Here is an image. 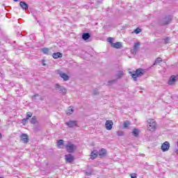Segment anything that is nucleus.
Wrapping results in <instances>:
<instances>
[{
	"instance_id": "f257e3e1",
	"label": "nucleus",
	"mask_w": 178,
	"mask_h": 178,
	"mask_svg": "<svg viewBox=\"0 0 178 178\" xmlns=\"http://www.w3.org/2000/svg\"><path fill=\"white\" fill-rule=\"evenodd\" d=\"M129 74H131V77L134 79V81H137L138 77H141L144 74L143 73V70L138 69L136 71L129 72Z\"/></svg>"
},
{
	"instance_id": "f03ea898",
	"label": "nucleus",
	"mask_w": 178,
	"mask_h": 178,
	"mask_svg": "<svg viewBox=\"0 0 178 178\" xmlns=\"http://www.w3.org/2000/svg\"><path fill=\"white\" fill-rule=\"evenodd\" d=\"M147 129L149 131H155L156 130V122L155 120L149 119L147 120Z\"/></svg>"
},
{
	"instance_id": "7ed1b4c3",
	"label": "nucleus",
	"mask_w": 178,
	"mask_h": 178,
	"mask_svg": "<svg viewBox=\"0 0 178 178\" xmlns=\"http://www.w3.org/2000/svg\"><path fill=\"white\" fill-rule=\"evenodd\" d=\"M66 149L67 152H70L72 154V152H74L76 151V145L70 142H69L66 145H65Z\"/></svg>"
},
{
	"instance_id": "20e7f679",
	"label": "nucleus",
	"mask_w": 178,
	"mask_h": 178,
	"mask_svg": "<svg viewBox=\"0 0 178 178\" xmlns=\"http://www.w3.org/2000/svg\"><path fill=\"white\" fill-rule=\"evenodd\" d=\"M170 22H172V16L168 15L161 20L160 24L161 26H166V24H170Z\"/></svg>"
},
{
	"instance_id": "39448f33",
	"label": "nucleus",
	"mask_w": 178,
	"mask_h": 178,
	"mask_svg": "<svg viewBox=\"0 0 178 178\" xmlns=\"http://www.w3.org/2000/svg\"><path fill=\"white\" fill-rule=\"evenodd\" d=\"M169 148H170V144L168 141H165L161 145V149L163 152H166V151H169Z\"/></svg>"
},
{
	"instance_id": "423d86ee",
	"label": "nucleus",
	"mask_w": 178,
	"mask_h": 178,
	"mask_svg": "<svg viewBox=\"0 0 178 178\" xmlns=\"http://www.w3.org/2000/svg\"><path fill=\"white\" fill-rule=\"evenodd\" d=\"M55 87L56 89L58 90V92H60V94H66L67 90L63 86H60L59 84L56 83Z\"/></svg>"
},
{
	"instance_id": "0eeeda50",
	"label": "nucleus",
	"mask_w": 178,
	"mask_h": 178,
	"mask_svg": "<svg viewBox=\"0 0 178 178\" xmlns=\"http://www.w3.org/2000/svg\"><path fill=\"white\" fill-rule=\"evenodd\" d=\"M65 161L66 162H67L68 163H72V162H73L74 161V156L72 155V154H66L65 156Z\"/></svg>"
},
{
	"instance_id": "6e6552de",
	"label": "nucleus",
	"mask_w": 178,
	"mask_h": 178,
	"mask_svg": "<svg viewBox=\"0 0 178 178\" xmlns=\"http://www.w3.org/2000/svg\"><path fill=\"white\" fill-rule=\"evenodd\" d=\"M176 80H177V76L175 75L171 76L168 80V86H173L176 83Z\"/></svg>"
},
{
	"instance_id": "1a4fd4ad",
	"label": "nucleus",
	"mask_w": 178,
	"mask_h": 178,
	"mask_svg": "<svg viewBox=\"0 0 178 178\" xmlns=\"http://www.w3.org/2000/svg\"><path fill=\"white\" fill-rule=\"evenodd\" d=\"M113 126V122L112 120H107L105 123V127L106 130H112Z\"/></svg>"
},
{
	"instance_id": "9d476101",
	"label": "nucleus",
	"mask_w": 178,
	"mask_h": 178,
	"mask_svg": "<svg viewBox=\"0 0 178 178\" xmlns=\"http://www.w3.org/2000/svg\"><path fill=\"white\" fill-rule=\"evenodd\" d=\"M19 6L23 10H27V9H29V4L25 1H20Z\"/></svg>"
},
{
	"instance_id": "9b49d317",
	"label": "nucleus",
	"mask_w": 178,
	"mask_h": 178,
	"mask_svg": "<svg viewBox=\"0 0 178 178\" xmlns=\"http://www.w3.org/2000/svg\"><path fill=\"white\" fill-rule=\"evenodd\" d=\"M21 140L23 143H29V136L26 134H22L21 135Z\"/></svg>"
},
{
	"instance_id": "f8f14e48",
	"label": "nucleus",
	"mask_w": 178,
	"mask_h": 178,
	"mask_svg": "<svg viewBox=\"0 0 178 178\" xmlns=\"http://www.w3.org/2000/svg\"><path fill=\"white\" fill-rule=\"evenodd\" d=\"M66 124L68 127H76V126H77V122L69 121L68 122H66Z\"/></svg>"
},
{
	"instance_id": "ddd939ff",
	"label": "nucleus",
	"mask_w": 178,
	"mask_h": 178,
	"mask_svg": "<svg viewBox=\"0 0 178 178\" xmlns=\"http://www.w3.org/2000/svg\"><path fill=\"white\" fill-rule=\"evenodd\" d=\"M98 156V151L93 150L90 154V159H95Z\"/></svg>"
},
{
	"instance_id": "4468645a",
	"label": "nucleus",
	"mask_w": 178,
	"mask_h": 178,
	"mask_svg": "<svg viewBox=\"0 0 178 178\" xmlns=\"http://www.w3.org/2000/svg\"><path fill=\"white\" fill-rule=\"evenodd\" d=\"M112 47H113V48H116V49H120L122 48V42H117L115 43H113Z\"/></svg>"
},
{
	"instance_id": "2eb2a0df",
	"label": "nucleus",
	"mask_w": 178,
	"mask_h": 178,
	"mask_svg": "<svg viewBox=\"0 0 178 178\" xmlns=\"http://www.w3.org/2000/svg\"><path fill=\"white\" fill-rule=\"evenodd\" d=\"M60 76L65 81H67L69 80V76H67L65 73L64 72H60L59 73Z\"/></svg>"
},
{
	"instance_id": "dca6fc26",
	"label": "nucleus",
	"mask_w": 178,
	"mask_h": 178,
	"mask_svg": "<svg viewBox=\"0 0 178 178\" xmlns=\"http://www.w3.org/2000/svg\"><path fill=\"white\" fill-rule=\"evenodd\" d=\"M63 54L60 52H57V53H54L52 55V57L54 58V59H58L59 58H62Z\"/></svg>"
},
{
	"instance_id": "f3484780",
	"label": "nucleus",
	"mask_w": 178,
	"mask_h": 178,
	"mask_svg": "<svg viewBox=\"0 0 178 178\" xmlns=\"http://www.w3.org/2000/svg\"><path fill=\"white\" fill-rule=\"evenodd\" d=\"M138 134H140V130L138 129L134 128L132 131V135L134 137H138Z\"/></svg>"
},
{
	"instance_id": "a211bd4d",
	"label": "nucleus",
	"mask_w": 178,
	"mask_h": 178,
	"mask_svg": "<svg viewBox=\"0 0 178 178\" xmlns=\"http://www.w3.org/2000/svg\"><path fill=\"white\" fill-rule=\"evenodd\" d=\"M90 37H91V35L88 33H85L82 35V38L84 40V41H87V40L90 38Z\"/></svg>"
},
{
	"instance_id": "6ab92c4d",
	"label": "nucleus",
	"mask_w": 178,
	"mask_h": 178,
	"mask_svg": "<svg viewBox=\"0 0 178 178\" xmlns=\"http://www.w3.org/2000/svg\"><path fill=\"white\" fill-rule=\"evenodd\" d=\"M105 154H106V149H102L98 152V154L101 158H102V156H104Z\"/></svg>"
},
{
	"instance_id": "aec40b11",
	"label": "nucleus",
	"mask_w": 178,
	"mask_h": 178,
	"mask_svg": "<svg viewBox=\"0 0 178 178\" xmlns=\"http://www.w3.org/2000/svg\"><path fill=\"white\" fill-rule=\"evenodd\" d=\"M73 112H74V110L73 109V107L70 106L68 108L67 111V115L69 116L72 114H73Z\"/></svg>"
},
{
	"instance_id": "412c9836",
	"label": "nucleus",
	"mask_w": 178,
	"mask_h": 178,
	"mask_svg": "<svg viewBox=\"0 0 178 178\" xmlns=\"http://www.w3.org/2000/svg\"><path fill=\"white\" fill-rule=\"evenodd\" d=\"M41 51L44 55H49V49L47 47L42 49Z\"/></svg>"
},
{
	"instance_id": "4be33fe9",
	"label": "nucleus",
	"mask_w": 178,
	"mask_h": 178,
	"mask_svg": "<svg viewBox=\"0 0 178 178\" xmlns=\"http://www.w3.org/2000/svg\"><path fill=\"white\" fill-rule=\"evenodd\" d=\"M140 43L139 42L135 43L134 46V51L135 52H137L138 47H140Z\"/></svg>"
},
{
	"instance_id": "5701e85b",
	"label": "nucleus",
	"mask_w": 178,
	"mask_h": 178,
	"mask_svg": "<svg viewBox=\"0 0 178 178\" xmlns=\"http://www.w3.org/2000/svg\"><path fill=\"white\" fill-rule=\"evenodd\" d=\"M57 145H58V148H63V140H58Z\"/></svg>"
},
{
	"instance_id": "b1692460",
	"label": "nucleus",
	"mask_w": 178,
	"mask_h": 178,
	"mask_svg": "<svg viewBox=\"0 0 178 178\" xmlns=\"http://www.w3.org/2000/svg\"><path fill=\"white\" fill-rule=\"evenodd\" d=\"M123 74H124L123 71H118L117 74H116L117 79H120L123 76Z\"/></svg>"
},
{
	"instance_id": "393cba45",
	"label": "nucleus",
	"mask_w": 178,
	"mask_h": 178,
	"mask_svg": "<svg viewBox=\"0 0 178 178\" xmlns=\"http://www.w3.org/2000/svg\"><path fill=\"white\" fill-rule=\"evenodd\" d=\"M31 123L32 124H35L37 123V117L33 116L31 119Z\"/></svg>"
},
{
	"instance_id": "a878e982",
	"label": "nucleus",
	"mask_w": 178,
	"mask_h": 178,
	"mask_svg": "<svg viewBox=\"0 0 178 178\" xmlns=\"http://www.w3.org/2000/svg\"><path fill=\"white\" fill-rule=\"evenodd\" d=\"M129 125H130V122L129 121H125L123 123L124 129H127V127H129Z\"/></svg>"
},
{
	"instance_id": "bb28decb",
	"label": "nucleus",
	"mask_w": 178,
	"mask_h": 178,
	"mask_svg": "<svg viewBox=\"0 0 178 178\" xmlns=\"http://www.w3.org/2000/svg\"><path fill=\"white\" fill-rule=\"evenodd\" d=\"M117 135L119 137H123V136H124V132H123V131H117Z\"/></svg>"
},
{
	"instance_id": "cd10ccee",
	"label": "nucleus",
	"mask_w": 178,
	"mask_h": 178,
	"mask_svg": "<svg viewBox=\"0 0 178 178\" xmlns=\"http://www.w3.org/2000/svg\"><path fill=\"white\" fill-rule=\"evenodd\" d=\"M117 80L113 79L108 81V86H112L113 84H115L116 83Z\"/></svg>"
},
{
	"instance_id": "c85d7f7f",
	"label": "nucleus",
	"mask_w": 178,
	"mask_h": 178,
	"mask_svg": "<svg viewBox=\"0 0 178 178\" xmlns=\"http://www.w3.org/2000/svg\"><path fill=\"white\" fill-rule=\"evenodd\" d=\"M31 116H33V113L28 112V113H26V119H27L29 120L30 119V118H31Z\"/></svg>"
},
{
	"instance_id": "c756f323",
	"label": "nucleus",
	"mask_w": 178,
	"mask_h": 178,
	"mask_svg": "<svg viewBox=\"0 0 178 178\" xmlns=\"http://www.w3.org/2000/svg\"><path fill=\"white\" fill-rule=\"evenodd\" d=\"M141 31V29L140 28H137L136 29H135L134 31V33H135V34H140V32Z\"/></svg>"
},
{
	"instance_id": "7c9ffc66",
	"label": "nucleus",
	"mask_w": 178,
	"mask_h": 178,
	"mask_svg": "<svg viewBox=\"0 0 178 178\" xmlns=\"http://www.w3.org/2000/svg\"><path fill=\"white\" fill-rule=\"evenodd\" d=\"M170 41V38H169V37H167L164 39L165 44H169Z\"/></svg>"
},
{
	"instance_id": "2f4dec72",
	"label": "nucleus",
	"mask_w": 178,
	"mask_h": 178,
	"mask_svg": "<svg viewBox=\"0 0 178 178\" xmlns=\"http://www.w3.org/2000/svg\"><path fill=\"white\" fill-rule=\"evenodd\" d=\"M37 97H40V95L38 94H35V95H33L32 97V100L33 101H37Z\"/></svg>"
},
{
	"instance_id": "473e14b6",
	"label": "nucleus",
	"mask_w": 178,
	"mask_h": 178,
	"mask_svg": "<svg viewBox=\"0 0 178 178\" xmlns=\"http://www.w3.org/2000/svg\"><path fill=\"white\" fill-rule=\"evenodd\" d=\"M107 41H108V42H110V44H111V46H112V44H113V38H108L107 39Z\"/></svg>"
},
{
	"instance_id": "72a5a7b5",
	"label": "nucleus",
	"mask_w": 178,
	"mask_h": 178,
	"mask_svg": "<svg viewBox=\"0 0 178 178\" xmlns=\"http://www.w3.org/2000/svg\"><path fill=\"white\" fill-rule=\"evenodd\" d=\"M162 62V58H158L155 60V63H161Z\"/></svg>"
},
{
	"instance_id": "f704fd0d",
	"label": "nucleus",
	"mask_w": 178,
	"mask_h": 178,
	"mask_svg": "<svg viewBox=\"0 0 178 178\" xmlns=\"http://www.w3.org/2000/svg\"><path fill=\"white\" fill-rule=\"evenodd\" d=\"M85 175L86 176H91V175H92V172H91V171L86 172Z\"/></svg>"
},
{
	"instance_id": "c9c22d12",
	"label": "nucleus",
	"mask_w": 178,
	"mask_h": 178,
	"mask_svg": "<svg viewBox=\"0 0 178 178\" xmlns=\"http://www.w3.org/2000/svg\"><path fill=\"white\" fill-rule=\"evenodd\" d=\"M131 178H137V174L136 173H132L130 175Z\"/></svg>"
},
{
	"instance_id": "e433bc0d",
	"label": "nucleus",
	"mask_w": 178,
	"mask_h": 178,
	"mask_svg": "<svg viewBox=\"0 0 178 178\" xmlns=\"http://www.w3.org/2000/svg\"><path fill=\"white\" fill-rule=\"evenodd\" d=\"M28 120H29L28 119L24 118V119L22 120V123H23V124H26V123H27V121H28Z\"/></svg>"
},
{
	"instance_id": "4c0bfd02",
	"label": "nucleus",
	"mask_w": 178,
	"mask_h": 178,
	"mask_svg": "<svg viewBox=\"0 0 178 178\" xmlns=\"http://www.w3.org/2000/svg\"><path fill=\"white\" fill-rule=\"evenodd\" d=\"M42 63L43 66H47V64L45 63V60H42Z\"/></svg>"
},
{
	"instance_id": "58836bf2",
	"label": "nucleus",
	"mask_w": 178,
	"mask_h": 178,
	"mask_svg": "<svg viewBox=\"0 0 178 178\" xmlns=\"http://www.w3.org/2000/svg\"><path fill=\"white\" fill-rule=\"evenodd\" d=\"M94 94H95V95H97V94H98V91L97 90H94Z\"/></svg>"
},
{
	"instance_id": "ea45409f",
	"label": "nucleus",
	"mask_w": 178,
	"mask_h": 178,
	"mask_svg": "<svg viewBox=\"0 0 178 178\" xmlns=\"http://www.w3.org/2000/svg\"><path fill=\"white\" fill-rule=\"evenodd\" d=\"M0 138H2V134H0Z\"/></svg>"
},
{
	"instance_id": "a19ab883",
	"label": "nucleus",
	"mask_w": 178,
	"mask_h": 178,
	"mask_svg": "<svg viewBox=\"0 0 178 178\" xmlns=\"http://www.w3.org/2000/svg\"><path fill=\"white\" fill-rule=\"evenodd\" d=\"M15 1V2H17L19 0H14Z\"/></svg>"
},
{
	"instance_id": "79ce46f5",
	"label": "nucleus",
	"mask_w": 178,
	"mask_h": 178,
	"mask_svg": "<svg viewBox=\"0 0 178 178\" xmlns=\"http://www.w3.org/2000/svg\"><path fill=\"white\" fill-rule=\"evenodd\" d=\"M0 178H2V177H0Z\"/></svg>"
}]
</instances>
